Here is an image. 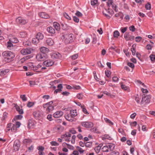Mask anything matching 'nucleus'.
I'll return each instance as SVG.
<instances>
[{"label":"nucleus","instance_id":"obj_1","mask_svg":"<svg viewBox=\"0 0 155 155\" xmlns=\"http://www.w3.org/2000/svg\"><path fill=\"white\" fill-rule=\"evenodd\" d=\"M61 38L65 44L71 43L73 41V35L72 34H64Z\"/></svg>","mask_w":155,"mask_h":155},{"label":"nucleus","instance_id":"obj_2","mask_svg":"<svg viewBox=\"0 0 155 155\" xmlns=\"http://www.w3.org/2000/svg\"><path fill=\"white\" fill-rule=\"evenodd\" d=\"M3 56L5 59L11 61L13 58L15 57V54L10 51H5L3 52L2 54Z\"/></svg>","mask_w":155,"mask_h":155},{"label":"nucleus","instance_id":"obj_3","mask_svg":"<svg viewBox=\"0 0 155 155\" xmlns=\"http://www.w3.org/2000/svg\"><path fill=\"white\" fill-rule=\"evenodd\" d=\"M36 58L39 61H42L45 60L47 58L46 54L40 53L37 54L36 55Z\"/></svg>","mask_w":155,"mask_h":155},{"label":"nucleus","instance_id":"obj_4","mask_svg":"<svg viewBox=\"0 0 155 155\" xmlns=\"http://www.w3.org/2000/svg\"><path fill=\"white\" fill-rule=\"evenodd\" d=\"M150 96L149 95L143 94L141 102V104H143L144 103L145 104L149 103L150 102Z\"/></svg>","mask_w":155,"mask_h":155},{"label":"nucleus","instance_id":"obj_5","mask_svg":"<svg viewBox=\"0 0 155 155\" xmlns=\"http://www.w3.org/2000/svg\"><path fill=\"white\" fill-rule=\"evenodd\" d=\"M20 147V142L19 140L17 139L15 140L14 143V149L15 151H18Z\"/></svg>","mask_w":155,"mask_h":155},{"label":"nucleus","instance_id":"obj_6","mask_svg":"<svg viewBox=\"0 0 155 155\" xmlns=\"http://www.w3.org/2000/svg\"><path fill=\"white\" fill-rule=\"evenodd\" d=\"M82 126L86 128H90L93 127V124L91 122L84 121L81 123Z\"/></svg>","mask_w":155,"mask_h":155},{"label":"nucleus","instance_id":"obj_7","mask_svg":"<svg viewBox=\"0 0 155 155\" xmlns=\"http://www.w3.org/2000/svg\"><path fill=\"white\" fill-rule=\"evenodd\" d=\"M54 64V62L51 60H48L44 61L42 64L43 66L48 67L52 66Z\"/></svg>","mask_w":155,"mask_h":155},{"label":"nucleus","instance_id":"obj_8","mask_svg":"<svg viewBox=\"0 0 155 155\" xmlns=\"http://www.w3.org/2000/svg\"><path fill=\"white\" fill-rule=\"evenodd\" d=\"M33 115L36 119H40L42 117V114L39 111H36L33 113Z\"/></svg>","mask_w":155,"mask_h":155},{"label":"nucleus","instance_id":"obj_9","mask_svg":"<svg viewBox=\"0 0 155 155\" xmlns=\"http://www.w3.org/2000/svg\"><path fill=\"white\" fill-rule=\"evenodd\" d=\"M124 38L127 41H132L134 38V37L129 35V32H126L124 35Z\"/></svg>","mask_w":155,"mask_h":155},{"label":"nucleus","instance_id":"obj_10","mask_svg":"<svg viewBox=\"0 0 155 155\" xmlns=\"http://www.w3.org/2000/svg\"><path fill=\"white\" fill-rule=\"evenodd\" d=\"M20 52L22 54L25 55L31 54V49L24 48L21 50Z\"/></svg>","mask_w":155,"mask_h":155},{"label":"nucleus","instance_id":"obj_11","mask_svg":"<svg viewBox=\"0 0 155 155\" xmlns=\"http://www.w3.org/2000/svg\"><path fill=\"white\" fill-rule=\"evenodd\" d=\"M63 114V113L62 111H58L54 113L53 114V116L55 118H58L61 117Z\"/></svg>","mask_w":155,"mask_h":155},{"label":"nucleus","instance_id":"obj_12","mask_svg":"<svg viewBox=\"0 0 155 155\" xmlns=\"http://www.w3.org/2000/svg\"><path fill=\"white\" fill-rule=\"evenodd\" d=\"M65 117L66 120L71 122H72L74 120V118L73 116H72V115L71 114L70 112L69 114L67 113V114L65 115Z\"/></svg>","mask_w":155,"mask_h":155},{"label":"nucleus","instance_id":"obj_13","mask_svg":"<svg viewBox=\"0 0 155 155\" xmlns=\"http://www.w3.org/2000/svg\"><path fill=\"white\" fill-rule=\"evenodd\" d=\"M51 56L52 58L56 59L60 58L61 56V55L59 53L56 52L53 53L51 54Z\"/></svg>","mask_w":155,"mask_h":155},{"label":"nucleus","instance_id":"obj_14","mask_svg":"<svg viewBox=\"0 0 155 155\" xmlns=\"http://www.w3.org/2000/svg\"><path fill=\"white\" fill-rule=\"evenodd\" d=\"M39 15L42 18H50L49 15L47 13L45 12H41L39 14Z\"/></svg>","mask_w":155,"mask_h":155},{"label":"nucleus","instance_id":"obj_15","mask_svg":"<svg viewBox=\"0 0 155 155\" xmlns=\"http://www.w3.org/2000/svg\"><path fill=\"white\" fill-rule=\"evenodd\" d=\"M15 108L16 110L18 112L19 114H22L24 113V111L22 109H20L19 107L17 104L15 105Z\"/></svg>","mask_w":155,"mask_h":155},{"label":"nucleus","instance_id":"obj_16","mask_svg":"<svg viewBox=\"0 0 155 155\" xmlns=\"http://www.w3.org/2000/svg\"><path fill=\"white\" fill-rule=\"evenodd\" d=\"M22 18L21 17H19L16 19V21L18 23L21 24L23 25H24L27 23V21H23L22 22L21 21Z\"/></svg>","mask_w":155,"mask_h":155},{"label":"nucleus","instance_id":"obj_17","mask_svg":"<svg viewBox=\"0 0 155 155\" xmlns=\"http://www.w3.org/2000/svg\"><path fill=\"white\" fill-rule=\"evenodd\" d=\"M40 50L41 52V53L44 54H46L47 53H48L49 51V49L44 47H41L40 48Z\"/></svg>","mask_w":155,"mask_h":155},{"label":"nucleus","instance_id":"obj_18","mask_svg":"<svg viewBox=\"0 0 155 155\" xmlns=\"http://www.w3.org/2000/svg\"><path fill=\"white\" fill-rule=\"evenodd\" d=\"M52 104H49L46 109V111L48 113L52 111L54 109V107Z\"/></svg>","mask_w":155,"mask_h":155},{"label":"nucleus","instance_id":"obj_19","mask_svg":"<svg viewBox=\"0 0 155 155\" xmlns=\"http://www.w3.org/2000/svg\"><path fill=\"white\" fill-rule=\"evenodd\" d=\"M6 46L7 48L10 50H12L14 46L12 44V42L10 41L9 40V41L7 42Z\"/></svg>","mask_w":155,"mask_h":155},{"label":"nucleus","instance_id":"obj_20","mask_svg":"<svg viewBox=\"0 0 155 155\" xmlns=\"http://www.w3.org/2000/svg\"><path fill=\"white\" fill-rule=\"evenodd\" d=\"M47 30L49 33L51 34H54L55 33V30L52 27H48Z\"/></svg>","mask_w":155,"mask_h":155},{"label":"nucleus","instance_id":"obj_21","mask_svg":"<svg viewBox=\"0 0 155 155\" xmlns=\"http://www.w3.org/2000/svg\"><path fill=\"white\" fill-rule=\"evenodd\" d=\"M46 43L48 45H52L54 44L53 41L51 38H48L46 41Z\"/></svg>","mask_w":155,"mask_h":155},{"label":"nucleus","instance_id":"obj_22","mask_svg":"<svg viewBox=\"0 0 155 155\" xmlns=\"http://www.w3.org/2000/svg\"><path fill=\"white\" fill-rule=\"evenodd\" d=\"M53 26L55 29L57 31H59L60 29V25L57 22H54L53 23Z\"/></svg>","mask_w":155,"mask_h":155},{"label":"nucleus","instance_id":"obj_23","mask_svg":"<svg viewBox=\"0 0 155 155\" xmlns=\"http://www.w3.org/2000/svg\"><path fill=\"white\" fill-rule=\"evenodd\" d=\"M9 71V70L8 69L0 70V75L1 76H4Z\"/></svg>","mask_w":155,"mask_h":155},{"label":"nucleus","instance_id":"obj_24","mask_svg":"<svg viewBox=\"0 0 155 155\" xmlns=\"http://www.w3.org/2000/svg\"><path fill=\"white\" fill-rule=\"evenodd\" d=\"M36 37L40 41L41 40H42L43 38L44 35L41 33L38 32L37 34L36 35Z\"/></svg>","mask_w":155,"mask_h":155},{"label":"nucleus","instance_id":"obj_25","mask_svg":"<svg viewBox=\"0 0 155 155\" xmlns=\"http://www.w3.org/2000/svg\"><path fill=\"white\" fill-rule=\"evenodd\" d=\"M34 125L35 124L33 121L31 120H29L28 127L29 129L31 128L32 127L34 126Z\"/></svg>","mask_w":155,"mask_h":155},{"label":"nucleus","instance_id":"obj_26","mask_svg":"<svg viewBox=\"0 0 155 155\" xmlns=\"http://www.w3.org/2000/svg\"><path fill=\"white\" fill-rule=\"evenodd\" d=\"M136 45L135 44L133 45L132 46L131 48V51L133 55H134L136 53Z\"/></svg>","mask_w":155,"mask_h":155},{"label":"nucleus","instance_id":"obj_27","mask_svg":"<svg viewBox=\"0 0 155 155\" xmlns=\"http://www.w3.org/2000/svg\"><path fill=\"white\" fill-rule=\"evenodd\" d=\"M70 112L71 114L72 115V116H73L74 117L77 115L76 110H71L70 111Z\"/></svg>","mask_w":155,"mask_h":155},{"label":"nucleus","instance_id":"obj_28","mask_svg":"<svg viewBox=\"0 0 155 155\" xmlns=\"http://www.w3.org/2000/svg\"><path fill=\"white\" fill-rule=\"evenodd\" d=\"M121 88L124 90L127 91H130V89L128 86H126L125 85L122 84L121 85Z\"/></svg>","mask_w":155,"mask_h":155},{"label":"nucleus","instance_id":"obj_29","mask_svg":"<svg viewBox=\"0 0 155 155\" xmlns=\"http://www.w3.org/2000/svg\"><path fill=\"white\" fill-rule=\"evenodd\" d=\"M107 146H108V148L110 151H112L114 150L115 147V145L112 143L108 145Z\"/></svg>","mask_w":155,"mask_h":155},{"label":"nucleus","instance_id":"obj_30","mask_svg":"<svg viewBox=\"0 0 155 155\" xmlns=\"http://www.w3.org/2000/svg\"><path fill=\"white\" fill-rule=\"evenodd\" d=\"M22 117V116L21 115H17L15 117L13 120H21Z\"/></svg>","mask_w":155,"mask_h":155},{"label":"nucleus","instance_id":"obj_31","mask_svg":"<svg viewBox=\"0 0 155 155\" xmlns=\"http://www.w3.org/2000/svg\"><path fill=\"white\" fill-rule=\"evenodd\" d=\"M39 41H40L36 37V38H33L32 40V42L33 44L35 45L37 44L39 42Z\"/></svg>","mask_w":155,"mask_h":155},{"label":"nucleus","instance_id":"obj_32","mask_svg":"<svg viewBox=\"0 0 155 155\" xmlns=\"http://www.w3.org/2000/svg\"><path fill=\"white\" fill-rule=\"evenodd\" d=\"M53 103V102L52 101H51L49 102H48L46 104H43V108H46L48 107V106L49 104H52Z\"/></svg>","mask_w":155,"mask_h":155},{"label":"nucleus","instance_id":"obj_33","mask_svg":"<svg viewBox=\"0 0 155 155\" xmlns=\"http://www.w3.org/2000/svg\"><path fill=\"white\" fill-rule=\"evenodd\" d=\"M20 98L23 101H25L27 100V98L25 94H21L20 95Z\"/></svg>","mask_w":155,"mask_h":155},{"label":"nucleus","instance_id":"obj_34","mask_svg":"<svg viewBox=\"0 0 155 155\" xmlns=\"http://www.w3.org/2000/svg\"><path fill=\"white\" fill-rule=\"evenodd\" d=\"M102 150L103 152H108L109 151L108 146H105L103 147L102 149Z\"/></svg>","mask_w":155,"mask_h":155},{"label":"nucleus","instance_id":"obj_35","mask_svg":"<svg viewBox=\"0 0 155 155\" xmlns=\"http://www.w3.org/2000/svg\"><path fill=\"white\" fill-rule=\"evenodd\" d=\"M31 140L30 139H26L23 140V142L24 144H27L28 143L31 142Z\"/></svg>","mask_w":155,"mask_h":155},{"label":"nucleus","instance_id":"obj_36","mask_svg":"<svg viewBox=\"0 0 155 155\" xmlns=\"http://www.w3.org/2000/svg\"><path fill=\"white\" fill-rule=\"evenodd\" d=\"M84 105H81V107L82 109V111L85 114H88L89 113L87 112V110L84 107Z\"/></svg>","mask_w":155,"mask_h":155},{"label":"nucleus","instance_id":"obj_37","mask_svg":"<svg viewBox=\"0 0 155 155\" xmlns=\"http://www.w3.org/2000/svg\"><path fill=\"white\" fill-rule=\"evenodd\" d=\"M120 35V33L117 31H115L114 32V38H117Z\"/></svg>","mask_w":155,"mask_h":155},{"label":"nucleus","instance_id":"obj_38","mask_svg":"<svg viewBox=\"0 0 155 155\" xmlns=\"http://www.w3.org/2000/svg\"><path fill=\"white\" fill-rule=\"evenodd\" d=\"M16 128L17 127L15 126V125L14 124H13L11 127V130L12 131L15 132L16 130Z\"/></svg>","mask_w":155,"mask_h":155},{"label":"nucleus","instance_id":"obj_39","mask_svg":"<svg viewBox=\"0 0 155 155\" xmlns=\"http://www.w3.org/2000/svg\"><path fill=\"white\" fill-rule=\"evenodd\" d=\"M145 8L147 10H150L151 8L150 3L149 2L147 3L145 5Z\"/></svg>","mask_w":155,"mask_h":155},{"label":"nucleus","instance_id":"obj_40","mask_svg":"<svg viewBox=\"0 0 155 155\" xmlns=\"http://www.w3.org/2000/svg\"><path fill=\"white\" fill-rule=\"evenodd\" d=\"M103 93L112 98H113L114 97V95L112 94H111L110 93L107 92V91H104L103 92Z\"/></svg>","mask_w":155,"mask_h":155},{"label":"nucleus","instance_id":"obj_41","mask_svg":"<svg viewBox=\"0 0 155 155\" xmlns=\"http://www.w3.org/2000/svg\"><path fill=\"white\" fill-rule=\"evenodd\" d=\"M85 145L86 147H90L91 146L92 142H87L85 143Z\"/></svg>","mask_w":155,"mask_h":155},{"label":"nucleus","instance_id":"obj_42","mask_svg":"<svg viewBox=\"0 0 155 155\" xmlns=\"http://www.w3.org/2000/svg\"><path fill=\"white\" fill-rule=\"evenodd\" d=\"M20 37L21 38H24L27 36V33L26 32H22L20 33Z\"/></svg>","mask_w":155,"mask_h":155},{"label":"nucleus","instance_id":"obj_43","mask_svg":"<svg viewBox=\"0 0 155 155\" xmlns=\"http://www.w3.org/2000/svg\"><path fill=\"white\" fill-rule=\"evenodd\" d=\"M9 41L12 42V43H17L18 42V41L17 39L16 38H13L9 40Z\"/></svg>","mask_w":155,"mask_h":155},{"label":"nucleus","instance_id":"obj_44","mask_svg":"<svg viewBox=\"0 0 155 155\" xmlns=\"http://www.w3.org/2000/svg\"><path fill=\"white\" fill-rule=\"evenodd\" d=\"M77 97L78 99H82L84 97V95L82 93H79L77 94Z\"/></svg>","mask_w":155,"mask_h":155},{"label":"nucleus","instance_id":"obj_45","mask_svg":"<svg viewBox=\"0 0 155 155\" xmlns=\"http://www.w3.org/2000/svg\"><path fill=\"white\" fill-rule=\"evenodd\" d=\"M76 148L77 150L79 151L80 154L82 153L84 151V150H83L82 149L79 147H77Z\"/></svg>","mask_w":155,"mask_h":155},{"label":"nucleus","instance_id":"obj_46","mask_svg":"<svg viewBox=\"0 0 155 155\" xmlns=\"http://www.w3.org/2000/svg\"><path fill=\"white\" fill-rule=\"evenodd\" d=\"M34 104V103L33 102H28L27 104V106L28 107H30L33 106Z\"/></svg>","mask_w":155,"mask_h":155},{"label":"nucleus","instance_id":"obj_47","mask_svg":"<svg viewBox=\"0 0 155 155\" xmlns=\"http://www.w3.org/2000/svg\"><path fill=\"white\" fill-rule=\"evenodd\" d=\"M119 152L117 151H112L110 154V155H119Z\"/></svg>","mask_w":155,"mask_h":155},{"label":"nucleus","instance_id":"obj_48","mask_svg":"<svg viewBox=\"0 0 155 155\" xmlns=\"http://www.w3.org/2000/svg\"><path fill=\"white\" fill-rule=\"evenodd\" d=\"M113 2L112 0H108L107 2V5L108 7H110V5H113Z\"/></svg>","mask_w":155,"mask_h":155},{"label":"nucleus","instance_id":"obj_49","mask_svg":"<svg viewBox=\"0 0 155 155\" xmlns=\"http://www.w3.org/2000/svg\"><path fill=\"white\" fill-rule=\"evenodd\" d=\"M150 58L151 61H155V56L153 54H151L150 56Z\"/></svg>","mask_w":155,"mask_h":155},{"label":"nucleus","instance_id":"obj_50","mask_svg":"<svg viewBox=\"0 0 155 155\" xmlns=\"http://www.w3.org/2000/svg\"><path fill=\"white\" fill-rule=\"evenodd\" d=\"M78 54H76L71 56V58L73 60H74L77 59L78 58Z\"/></svg>","mask_w":155,"mask_h":155},{"label":"nucleus","instance_id":"obj_51","mask_svg":"<svg viewBox=\"0 0 155 155\" xmlns=\"http://www.w3.org/2000/svg\"><path fill=\"white\" fill-rule=\"evenodd\" d=\"M105 74L106 76L108 78H109L110 75V71L108 70L105 71Z\"/></svg>","mask_w":155,"mask_h":155},{"label":"nucleus","instance_id":"obj_52","mask_svg":"<svg viewBox=\"0 0 155 155\" xmlns=\"http://www.w3.org/2000/svg\"><path fill=\"white\" fill-rule=\"evenodd\" d=\"M101 149V147H97L94 148V150L97 153H98Z\"/></svg>","mask_w":155,"mask_h":155},{"label":"nucleus","instance_id":"obj_53","mask_svg":"<svg viewBox=\"0 0 155 155\" xmlns=\"http://www.w3.org/2000/svg\"><path fill=\"white\" fill-rule=\"evenodd\" d=\"M50 143L52 146H58L59 145V143L56 141H51L50 142Z\"/></svg>","mask_w":155,"mask_h":155},{"label":"nucleus","instance_id":"obj_54","mask_svg":"<svg viewBox=\"0 0 155 155\" xmlns=\"http://www.w3.org/2000/svg\"><path fill=\"white\" fill-rule=\"evenodd\" d=\"M76 137L75 135H73L72 136V139L71 140V142L72 144H74L75 142V139L76 138Z\"/></svg>","mask_w":155,"mask_h":155},{"label":"nucleus","instance_id":"obj_55","mask_svg":"<svg viewBox=\"0 0 155 155\" xmlns=\"http://www.w3.org/2000/svg\"><path fill=\"white\" fill-rule=\"evenodd\" d=\"M97 2V0H92L91 1V4L92 5H94Z\"/></svg>","mask_w":155,"mask_h":155},{"label":"nucleus","instance_id":"obj_56","mask_svg":"<svg viewBox=\"0 0 155 155\" xmlns=\"http://www.w3.org/2000/svg\"><path fill=\"white\" fill-rule=\"evenodd\" d=\"M104 119L106 123H108L111 125L113 124V122H112L109 119L107 118H105Z\"/></svg>","mask_w":155,"mask_h":155},{"label":"nucleus","instance_id":"obj_57","mask_svg":"<svg viewBox=\"0 0 155 155\" xmlns=\"http://www.w3.org/2000/svg\"><path fill=\"white\" fill-rule=\"evenodd\" d=\"M129 30L132 32H134L135 30V28L134 25H132L131 26L129 27Z\"/></svg>","mask_w":155,"mask_h":155},{"label":"nucleus","instance_id":"obj_58","mask_svg":"<svg viewBox=\"0 0 155 155\" xmlns=\"http://www.w3.org/2000/svg\"><path fill=\"white\" fill-rule=\"evenodd\" d=\"M75 15L78 17H81L82 16V14L81 12L78 11H76Z\"/></svg>","mask_w":155,"mask_h":155},{"label":"nucleus","instance_id":"obj_59","mask_svg":"<svg viewBox=\"0 0 155 155\" xmlns=\"http://www.w3.org/2000/svg\"><path fill=\"white\" fill-rule=\"evenodd\" d=\"M142 38L141 37H137L135 38V41L137 42H139L141 40Z\"/></svg>","mask_w":155,"mask_h":155},{"label":"nucleus","instance_id":"obj_60","mask_svg":"<svg viewBox=\"0 0 155 155\" xmlns=\"http://www.w3.org/2000/svg\"><path fill=\"white\" fill-rule=\"evenodd\" d=\"M63 15L64 17L70 20L71 19L70 17L66 13H64Z\"/></svg>","mask_w":155,"mask_h":155},{"label":"nucleus","instance_id":"obj_61","mask_svg":"<svg viewBox=\"0 0 155 155\" xmlns=\"http://www.w3.org/2000/svg\"><path fill=\"white\" fill-rule=\"evenodd\" d=\"M127 27H124V28H121V32L123 33H124L127 30Z\"/></svg>","mask_w":155,"mask_h":155},{"label":"nucleus","instance_id":"obj_62","mask_svg":"<svg viewBox=\"0 0 155 155\" xmlns=\"http://www.w3.org/2000/svg\"><path fill=\"white\" fill-rule=\"evenodd\" d=\"M140 98H139L138 95L135 97V100L137 101V103H139Z\"/></svg>","mask_w":155,"mask_h":155},{"label":"nucleus","instance_id":"obj_63","mask_svg":"<svg viewBox=\"0 0 155 155\" xmlns=\"http://www.w3.org/2000/svg\"><path fill=\"white\" fill-rule=\"evenodd\" d=\"M112 8L116 12H117L118 10L117 9V6L116 5L113 4L112 5Z\"/></svg>","mask_w":155,"mask_h":155},{"label":"nucleus","instance_id":"obj_64","mask_svg":"<svg viewBox=\"0 0 155 155\" xmlns=\"http://www.w3.org/2000/svg\"><path fill=\"white\" fill-rule=\"evenodd\" d=\"M73 20L76 22L78 23L79 21V19L76 16H74L73 17Z\"/></svg>","mask_w":155,"mask_h":155}]
</instances>
